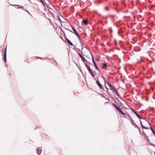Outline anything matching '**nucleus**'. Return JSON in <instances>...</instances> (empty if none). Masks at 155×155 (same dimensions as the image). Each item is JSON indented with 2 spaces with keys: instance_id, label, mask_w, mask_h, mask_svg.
Wrapping results in <instances>:
<instances>
[{
  "instance_id": "obj_20",
  "label": "nucleus",
  "mask_w": 155,
  "mask_h": 155,
  "mask_svg": "<svg viewBox=\"0 0 155 155\" xmlns=\"http://www.w3.org/2000/svg\"><path fill=\"white\" fill-rule=\"evenodd\" d=\"M149 144L151 146H153L154 147H155V145H154V144L153 143H152L150 142L149 143Z\"/></svg>"
},
{
  "instance_id": "obj_39",
  "label": "nucleus",
  "mask_w": 155,
  "mask_h": 155,
  "mask_svg": "<svg viewBox=\"0 0 155 155\" xmlns=\"http://www.w3.org/2000/svg\"><path fill=\"white\" fill-rule=\"evenodd\" d=\"M16 5V6H18V5Z\"/></svg>"
},
{
  "instance_id": "obj_30",
  "label": "nucleus",
  "mask_w": 155,
  "mask_h": 155,
  "mask_svg": "<svg viewBox=\"0 0 155 155\" xmlns=\"http://www.w3.org/2000/svg\"><path fill=\"white\" fill-rule=\"evenodd\" d=\"M82 46L85 48V47L84 46V43H83L82 45H81Z\"/></svg>"
},
{
  "instance_id": "obj_29",
  "label": "nucleus",
  "mask_w": 155,
  "mask_h": 155,
  "mask_svg": "<svg viewBox=\"0 0 155 155\" xmlns=\"http://www.w3.org/2000/svg\"><path fill=\"white\" fill-rule=\"evenodd\" d=\"M145 120V121L146 122H147V123H148V124L149 125H150V124L149 123V122H148V121H147V120Z\"/></svg>"
},
{
  "instance_id": "obj_17",
  "label": "nucleus",
  "mask_w": 155,
  "mask_h": 155,
  "mask_svg": "<svg viewBox=\"0 0 155 155\" xmlns=\"http://www.w3.org/2000/svg\"><path fill=\"white\" fill-rule=\"evenodd\" d=\"M119 113L122 114L123 112L121 110V109L119 108V109L117 110Z\"/></svg>"
},
{
  "instance_id": "obj_5",
  "label": "nucleus",
  "mask_w": 155,
  "mask_h": 155,
  "mask_svg": "<svg viewBox=\"0 0 155 155\" xmlns=\"http://www.w3.org/2000/svg\"><path fill=\"white\" fill-rule=\"evenodd\" d=\"M6 49L7 46H6L4 50V54L3 58V60L5 62H6Z\"/></svg>"
},
{
  "instance_id": "obj_24",
  "label": "nucleus",
  "mask_w": 155,
  "mask_h": 155,
  "mask_svg": "<svg viewBox=\"0 0 155 155\" xmlns=\"http://www.w3.org/2000/svg\"><path fill=\"white\" fill-rule=\"evenodd\" d=\"M140 124L141 125V126L142 127V126H143V125L142 123L141 122V121L140 120Z\"/></svg>"
},
{
  "instance_id": "obj_6",
  "label": "nucleus",
  "mask_w": 155,
  "mask_h": 155,
  "mask_svg": "<svg viewBox=\"0 0 155 155\" xmlns=\"http://www.w3.org/2000/svg\"><path fill=\"white\" fill-rule=\"evenodd\" d=\"M78 54L84 62H85L86 61L85 58L81 54L78 53Z\"/></svg>"
},
{
  "instance_id": "obj_12",
  "label": "nucleus",
  "mask_w": 155,
  "mask_h": 155,
  "mask_svg": "<svg viewBox=\"0 0 155 155\" xmlns=\"http://www.w3.org/2000/svg\"><path fill=\"white\" fill-rule=\"evenodd\" d=\"M106 82L110 89L113 87V86L111 84H110L108 82L106 81Z\"/></svg>"
},
{
  "instance_id": "obj_19",
  "label": "nucleus",
  "mask_w": 155,
  "mask_h": 155,
  "mask_svg": "<svg viewBox=\"0 0 155 155\" xmlns=\"http://www.w3.org/2000/svg\"><path fill=\"white\" fill-rule=\"evenodd\" d=\"M91 56H92V61H93V64H94L95 63H96L94 58H93V55H92V54H91Z\"/></svg>"
},
{
  "instance_id": "obj_40",
  "label": "nucleus",
  "mask_w": 155,
  "mask_h": 155,
  "mask_svg": "<svg viewBox=\"0 0 155 155\" xmlns=\"http://www.w3.org/2000/svg\"><path fill=\"white\" fill-rule=\"evenodd\" d=\"M109 15H108V16H107V17H109Z\"/></svg>"
},
{
  "instance_id": "obj_36",
  "label": "nucleus",
  "mask_w": 155,
  "mask_h": 155,
  "mask_svg": "<svg viewBox=\"0 0 155 155\" xmlns=\"http://www.w3.org/2000/svg\"><path fill=\"white\" fill-rule=\"evenodd\" d=\"M88 64H87V65H85V67H87V66H88Z\"/></svg>"
},
{
  "instance_id": "obj_9",
  "label": "nucleus",
  "mask_w": 155,
  "mask_h": 155,
  "mask_svg": "<svg viewBox=\"0 0 155 155\" xmlns=\"http://www.w3.org/2000/svg\"><path fill=\"white\" fill-rule=\"evenodd\" d=\"M116 95H117L118 97L120 99H121L120 98L121 96L119 94L118 92L116 91V90L114 93Z\"/></svg>"
},
{
  "instance_id": "obj_37",
  "label": "nucleus",
  "mask_w": 155,
  "mask_h": 155,
  "mask_svg": "<svg viewBox=\"0 0 155 155\" xmlns=\"http://www.w3.org/2000/svg\"><path fill=\"white\" fill-rule=\"evenodd\" d=\"M37 58H40V57H37Z\"/></svg>"
},
{
  "instance_id": "obj_33",
  "label": "nucleus",
  "mask_w": 155,
  "mask_h": 155,
  "mask_svg": "<svg viewBox=\"0 0 155 155\" xmlns=\"http://www.w3.org/2000/svg\"><path fill=\"white\" fill-rule=\"evenodd\" d=\"M87 63L86 62H85L84 63V65H87Z\"/></svg>"
},
{
  "instance_id": "obj_27",
  "label": "nucleus",
  "mask_w": 155,
  "mask_h": 155,
  "mask_svg": "<svg viewBox=\"0 0 155 155\" xmlns=\"http://www.w3.org/2000/svg\"><path fill=\"white\" fill-rule=\"evenodd\" d=\"M121 114L125 116L126 115V114L124 112L122 113Z\"/></svg>"
},
{
  "instance_id": "obj_15",
  "label": "nucleus",
  "mask_w": 155,
  "mask_h": 155,
  "mask_svg": "<svg viewBox=\"0 0 155 155\" xmlns=\"http://www.w3.org/2000/svg\"><path fill=\"white\" fill-rule=\"evenodd\" d=\"M68 44L71 46L73 45V43L69 40L67 41Z\"/></svg>"
},
{
  "instance_id": "obj_4",
  "label": "nucleus",
  "mask_w": 155,
  "mask_h": 155,
  "mask_svg": "<svg viewBox=\"0 0 155 155\" xmlns=\"http://www.w3.org/2000/svg\"><path fill=\"white\" fill-rule=\"evenodd\" d=\"M132 110V111L137 116L139 119H143V118L141 117L138 114V113L136 112V111L134 110L133 109H131Z\"/></svg>"
},
{
  "instance_id": "obj_21",
  "label": "nucleus",
  "mask_w": 155,
  "mask_h": 155,
  "mask_svg": "<svg viewBox=\"0 0 155 155\" xmlns=\"http://www.w3.org/2000/svg\"><path fill=\"white\" fill-rule=\"evenodd\" d=\"M142 127L144 129H147V130L149 129V128L148 127H144V126H143Z\"/></svg>"
},
{
  "instance_id": "obj_31",
  "label": "nucleus",
  "mask_w": 155,
  "mask_h": 155,
  "mask_svg": "<svg viewBox=\"0 0 155 155\" xmlns=\"http://www.w3.org/2000/svg\"><path fill=\"white\" fill-rule=\"evenodd\" d=\"M111 16H112V18H114V17H115V15H111Z\"/></svg>"
},
{
  "instance_id": "obj_7",
  "label": "nucleus",
  "mask_w": 155,
  "mask_h": 155,
  "mask_svg": "<svg viewBox=\"0 0 155 155\" xmlns=\"http://www.w3.org/2000/svg\"><path fill=\"white\" fill-rule=\"evenodd\" d=\"M42 150L40 148H38L36 150V152L37 153L38 155H40V154L41 153V152Z\"/></svg>"
},
{
  "instance_id": "obj_26",
  "label": "nucleus",
  "mask_w": 155,
  "mask_h": 155,
  "mask_svg": "<svg viewBox=\"0 0 155 155\" xmlns=\"http://www.w3.org/2000/svg\"><path fill=\"white\" fill-rule=\"evenodd\" d=\"M18 8H22V9H23L24 8L23 6H21V7H19Z\"/></svg>"
},
{
  "instance_id": "obj_10",
  "label": "nucleus",
  "mask_w": 155,
  "mask_h": 155,
  "mask_svg": "<svg viewBox=\"0 0 155 155\" xmlns=\"http://www.w3.org/2000/svg\"><path fill=\"white\" fill-rule=\"evenodd\" d=\"M82 22L85 25H86L88 24V21L87 20H83V21H82Z\"/></svg>"
},
{
  "instance_id": "obj_32",
  "label": "nucleus",
  "mask_w": 155,
  "mask_h": 155,
  "mask_svg": "<svg viewBox=\"0 0 155 155\" xmlns=\"http://www.w3.org/2000/svg\"><path fill=\"white\" fill-rule=\"evenodd\" d=\"M79 69L80 70V71H81V72L82 73V71L81 69H80V68H79Z\"/></svg>"
},
{
  "instance_id": "obj_23",
  "label": "nucleus",
  "mask_w": 155,
  "mask_h": 155,
  "mask_svg": "<svg viewBox=\"0 0 155 155\" xmlns=\"http://www.w3.org/2000/svg\"><path fill=\"white\" fill-rule=\"evenodd\" d=\"M115 98L119 102H120V104H122V103L120 102V101H119V99L117 98V97H115Z\"/></svg>"
},
{
  "instance_id": "obj_14",
  "label": "nucleus",
  "mask_w": 155,
  "mask_h": 155,
  "mask_svg": "<svg viewBox=\"0 0 155 155\" xmlns=\"http://www.w3.org/2000/svg\"><path fill=\"white\" fill-rule=\"evenodd\" d=\"M110 89L112 91L113 93H114L116 90V88L114 86H113V87Z\"/></svg>"
},
{
  "instance_id": "obj_25",
  "label": "nucleus",
  "mask_w": 155,
  "mask_h": 155,
  "mask_svg": "<svg viewBox=\"0 0 155 155\" xmlns=\"http://www.w3.org/2000/svg\"><path fill=\"white\" fill-rule=\"evenodd\" d=\"M64 38L65 40L67 41H68V40H69V39L66 37H65Z\"/></svg>"
},
{
  "instance_id": "obj_2",
  "label": "nucleus",
  "mask_w": 155,
  "mask_h": 155,
  "mask_svg": "<svg viewBox=\"0 0 155 155\" xmlns=\"http://www.w3.org/2000/svg\"><path fill=\"white\" fill-rule=\"evenodd\" d=\"M88 71L89 72L90 74L91 75V76L93 78H94V72L91 69V67L90 66L88 65L87 67H86Z\"/></svg>"
},
{
  "instance_id": "obj_16",
  "label": "nucleus",
  "mask_w": 155,
  "mask_h": 155,
  "mask_svg": "<svg viewBox=\"0 0 155 155\" xmlns=\"http://www.w3.org/2000/svg\"><path fill=\"white\" fill-rule=\"evenodd\" d=\"M150 129L151 130L152 132L154 134L155 136V132L153 130V129L152 128L151 126L150 127Z\"/></svg>"
},
{
  "instance_id": "obj_34",
  "label": "nucleus",
  "mask_w": 155,
  "mask_h": 155,
  "mask_svg": "<svg viewBox=\"0 0 155 155\" xmlns=\"http://www.w3.org/2000/svg\"><path fill=\"white\" fill-rule=\"evenodd\" d=\"M87 63L86 62H85L84 63V65H87Z\"/></svg>"
},
{
  "instance_id": "obj_1",
  "label": "nucleus",
  "mask_w": 155,
  "mask_h": 155,
  "mask_svg": "<svg viewBox=\"0 0 155 155\" xmlns=\"http://www.w3.org/2000/svg\"><path fill=\"white\" fill-rule=\"evenodd\" d=\"M71 26L72 28V29L73 31L74 32H73V31H72L70 30L69 29L66 28H65V29L68 30L69 31H70V32H72L73 33H74L77 36H78V38H80V37L79 36V34H78V32H77V31L71 25Z\"/></svg>"
},
{
  "instance_id": "obj_8",
  "label": "nucleus",
  "mask_w": 155,
  "mask_h": 155,
  "mask_svg": "<svg viewBox=\"0 0 155 155\" xmlns=\"http://www.w3.org/2000/svg\"><path fill=\"white\" fill-rule=\"evenodd\" d=\"M112 104L116 109L117 110L119 109V106H118L116 104L113 103Z\"/></svg>"
},
{
  "instance_id": "obj_43",
  "label": "nucleus",
  "mask_w": 155,
  "mask_h": 155,
  "mask_svg": "<svg viewBox=\"0 0 155 155\" xmlns=\"http://www.w3.org/2000/svg\"><path fill=\"white\" fill-rule=\"evenodd\" d=\"M26 11L27 12H28V11H27V10H26Z\"/></svg>"
},
{
  "instance_id": "obj_42",
  "label": "nucleus",
  "mask_w": 155,
  "mask_h": 155,
  "mask_svg": "<svg viewBox=\"0 0 155 155\" xmlns=\"http://www.w3.org/2000/svg\"><path fill=\"white\" fill-rule=\"evenodd\" d=\"M143 133L144 134H145L144 132H143Z\"/></svg>"
},
{
  "instance_id": "obj_35",
  "label": "nucleus",
  "mask_w": 155,
  "mask_h": 155,
  "mask_svg": "<svg viewBox=\"0 0 155 155\" xmlns=\"http://www.w3.org/2000/svg\"><path fill=\"white\" fill-rule=\"evenodd\" d=\"M96 60L97 61H99V59H97Z\"/></svg>"
},
{
  "instance_id": "obj_18",
  "label": "nucleus",
  "mask_w": 155,
  "mask_h": 155,
  "mask_svg": "<svg viewBox=\"0 0 155 155\" xmlns=\"http://www.w3.org/2000/svg\"><path fill=\"white\" fill-rule=\"evenodd\" d=\"M79 39L80 40V43H81V45H82L83 43V41L82 40H81V38L80 37V38H79Z\"/></svg>"
},
{
  "instance_id": "obj_13",
  "label": "nucleus",
  "mask_w": 155,
  "mask_h": 155,
  "mask_svg": "<svg viewBox=\"0 0 155 155\" xmlns=\"http://www.w3.org/2000/svg\"><path fill=\"white\" fill-rule=\"evenodd\" d=\"M107 67V65L105 63H103V66L102 67V68L103 69L105 68H106Z\"/></svg>"
},
{
  "instance_id": "obj_38",
  "label": "nucleus",
  "mask_w": 155,
  "mask_h": 155,
  "mask_svg": "<svg viewBox=\"0 0 155 155\" xmlns=\"http://www.w3.org/2000/svg\"><path fill=\"white\" fill-rule=\"evenodd\" d=\"M128 12V11H125V12Z\"/></svg>"
},
{
  "instance_id": "obj_28",
  "label": "nucleus",
  "mask_w": 155,
  "mask_h": 155,
  "mask_svg": "<svg viewBox=\"0 0 155 155\" xmlns=\"http://www.w3.org/2000/svg\"><path fill=\"white\" fill-rule=\"evenodd\" d=\"M121 114L125 116L126 115V114L124 112L122 113Z\"/></svg>"
},
{
  "instance_id": "obj_41",
  "label": "nucleus",
  "mask_w": 155,
  "mask_h": 155,
  "mask_svg": "<svg viewBox=\"0 0 155 155\" xmlns=\"http://www.w3.org/2000/svg\"><path fill=\"white\" fill-rule=\"evenodd\" d=\"M154 154H155V151L154 152Z\"/></svg>"
},
{
  "instance_id": "obj_11",
  "label": "nucleus",
  "mask_w": 155,
  "mask_h": 155,
  "mask_svg": "<svg viewBox=\"0 0 155 155\" xmlns=\"http://www.w3.org/2000/svg\"><path fill=\"white\" fill-rule=\"evenodd\" d=\"M94 64V67H95V68H96V69L97 70H98V71H99L100 73V70L98 68V67H97L96 64V63H95Z\"/></svg>"
},
{
  "instance_id": "obj_22",
  "label": "nucleus",
  "mask_w": 155,
  "mask_h": 155,
  "mask_svg": "<svg viewBox=\"0 0 155 155\" xmlns=\"http://www.w3.org/2000/svg\"><path fill=\"white\" fill-rule=\"evenodd\" d=\"M40 2H41V3L43 4V5H45V4H44V2L43 1V0H40Z\"/></svg>"
},
{
  "instance_id": "obj_3",
  "label": "nucleus",
  "mask_w": 155,
  "mask_h": 155,
  "mask_svg": "<svg viewBox=\"0 0 155 155\" xmlns=\"http://www.w3.org/2000/svg\"><path fill=\"white\" fill-rule=\"evenodd\" d=\"M96 83L97 86L100 88L104 90V88L103 87L102 85L100 83L99 80H97L96 81Z\"/></svg>"
}]
</instances>
